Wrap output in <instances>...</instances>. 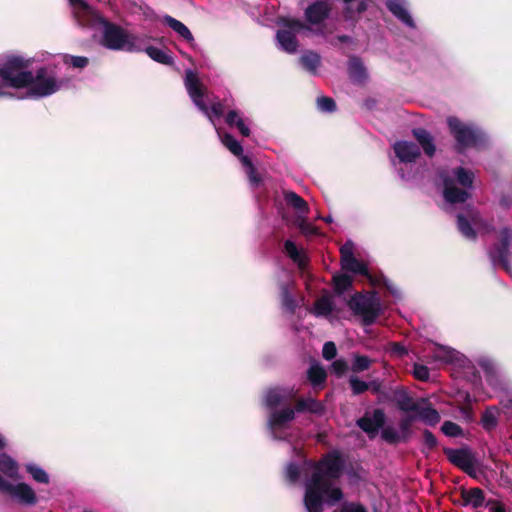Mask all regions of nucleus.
<instances>
[{"label":"nucleus","instance_id":"39","mask_svg":"<svg viewBox=\"0 0 512 512\" xmlns=\"http://www.w3.org/2000/svg\"><path fill=\"white\" fill-rule=\"evenodd\" d=\"M241 163L246 170L249 182L252 186L258 187L262 183L261 176L256 172L251 160L247 156H241Z\"/></svg>","mask_w":512,"mask_h":512},{"label":"nucleus","instance_id":"14","mask_svg":"<svg viewBox=\"0 0 512 512\" xmlns=\"http://www.w3.org/2000/svg\"><path fill=\"white\" fill-rule=\"evenodd\" d=\"M277 286L282 309L289 314H294L300 301L294 293V281L287 271H280Z\"/></svg>","mask_w":512,"mask_h":512},{"label":"nucleus","instance_id":"30","mask_svg":"<svg viewBox=\"0 0 512 512\" xmlns=\"http://www.w3.org/2000/svg\"><path fill=\"white\" fill-rule=\"evenodd\" d=\"M413 134L419 144L422 146L424 152L430 157L433 156L436 148L431 134L422 128L414 129Z\"/></svg>","mask_w":512,"mask_h":512},{"label":"nucleus","instance_id":"13","mask_svg":"<svg viewBox=\"0 0 512 512\" xmlns=\"http://www.w3.org/2000/svg\"><path fill=\"white\" fill-rule=\"evenodd\" d=\"M499 242L494 244L488 251L489 258L493 265L501 266L506 271L511 273L510 262V244L512 241V230L505 226L500 229L498 234Z\"/></svg>","mask_w":512,"mask_h":512},{"label":"nucleus","instance_id":"15","mask_svg":"<svg viewBox=\"0 0 512 512\" xmlns=\"http://www.w3.org/2000/svg\"><path fill=\"white\" fill-rule=\"evenodd\" d=\"M425 357L431 362L441 364L462 365L466 361V358L455 349L439 344H433L428 348Z\"/></svg>","mask_w":512,"mask_h":512},{"label":"nucleus","instance_id":"37","mask_svg":"<svg viewBox=\"0 0 512 512\" xmlns=\"http://www.w3.org/2000/svg\"><path fill=\"white\" fill-rule=\"evenodd\" d=\"M164 21L171 29H173L176 33H178L185 40H187V41L193 40L192 33L182 22L178 21L177 19H175L171 16H165Z\"/></svg>","mask_w":512,"mask_h":512},{"label":"nucleus","instance_id":"51","mask_svg":"<svg viewBox=\"0 0 512 512\" xmlns=\"http://www.w3.org/2000/svg\"><path fill=\"white\" fill-rule=\"evenodd\" d=\"M414 420H416L415 416H407V417L401 419V421L399 423V427H400V434L402 435L403 439H405L408 436V434L410 432L411 424Z\"/></svg>","mask_w":512,"mask_h":512},{"label":"nucleus","instance_id":"1","mask_svg":"<svg viewBox=\"0 0 512 512\" xmlns=\"http://www.w3.org/2000/svg\"><path fill=\"white\" fill-rule=\"evenodd\" d=\"M343 469L337 452H330L319 462L304 459L301 464L289 463L286 478L295 484L304 478V507L307 512H323L325 505L333 506L343 498L342 490L335 485Z\"/></svg>","mask_w":512,"mask_h":512},{"label":"nucleus","instance_id":"24","mask_svg":"<svg viewBox=\"0 0 512 512\" xmlns=\"http://www.w3.org/2000/svg\"><path fill=\"white\" fill-rule=\"evenodd\" d=\"M334 302L331 296L323 295L318 298L311 310V313L316 317H324L333 323L337 318L333 315Z\"/></svg>","mask_w":512,"mask_h":512},{"label":"nucleus","instance_id":"35","mask_svg":"<svg viewBox=\"0 0 512 512\" xmlns=\"http://www.w3.org/2000/svg\"><path fill=\"white\" fill-rule=\"evenodd\" d=\"M284 249L286 254L299 266V268H305L306 257L304 253L296 247L294 242L287 240L284 244Z\"/></svg>","mask_w":512,"mask_h":512},{"label":"nucleus","instance_id":"55","mask_svg":"<svg viewBox=\"0 0 512 512\" xmlns=\"http://www.w3.org/2000/svg\"><path fill=\"white\" fill-rule=\"evenodd\" d=\"M487 505L490 508V512H506L504 506L497 502L489 501Z\"/></svg>","mask_w":512,"mask_h":512},{"label":"nucleus","instance_id":"34","mask_svg":"<svg viewBox=\"0 0 512 512\" xmlns=\"http://www.w3.org/2000/svg\"><path fill=\"white\" fill-rule=\"evenodd\" d=\"M308 380L315 388L320 387L326 380V371L319 363H312L307 372Z\"/></svg>","mask_w":512,"mask_h":512},{"label":"nucleus","instance_id":"25","mask_svg":"<svg viewBox=\"0 0 512 512\" xmlns=\"http://www.w3.org/2000/svg\"><path fill=\"white\" fill-rule=\"evenodd\" d=\"M344 15L347 20H356L367 10L371 0H343Z\"/></svg>","mask_w":512,"mask_h":512},{"label":"nucleus","instance_id":"8","mask_svg":"<svg viewBox=\"0 0 512 512\" xmlns=\"http://www.w3.org/2000/svg\"><path fill=\"white\" fill-rule=\"evenodd\" d=\"M29 78L25 89L26 97L31 99L52 96L69 84L68 79L58 76L52 65H45L30 71Z\"/></svg>","mask_w":512,"mask_h":512},{"label":"nucleus","instance_id":"18","mask_svg":"<svg viewBox=\"0 0 512 512\" xmlns=\"http://www.w3.org/2000/svg\"><path fill=\"white\" fill-rule=\"evenodd\" d=\"M387 9L408 29H416V22L411 15L407 0H386Z\"/></svg>","mask_w":512,"mask_h":512},{"label":"nucleus","instance_id":"40","mask_svg":"<svg viewBox=\"0 0 512 512\" xmlns=\"http://www.w3.org/2000/svg\"><path fill=\"white\" fill-rule=\"evenodd\" d=\"M146 53L151 59L158 63L169 65L173 62L172 57L161 48L149 46V48H146Z\"/></svg>","mask_w":512,"mask_h":512},{"label":"nucleus","instance_id":"4","mask_svg":"<svg viewBox=\"0 0 512 512\" xmlns=\"http://www.w3.org/2000/svg\"><path fill=\"white\" fill-rule=\"evenodd\" d=\"M296 412H310L316 415H322L325 412L324 405L312 397L299 399L295 408L285 407L275 410L269 414L267 420L268 430L276 440H288L290 437V423L295 417Z\"/></svg>","mask_w":512,"mask_h":512},{"label":"nucleus","instance_id":"61","mask_svg":"<svg viewBox=\"0 0 512 512\" xmlns=\"http://www.w3.org/2000/svg\"><path fill=\"white\" fill-rule=\"evenodd\" d=\"M324 221L327 222V223H331L332 222V217L331 216H327L324 218Z\"/></svg>","mask_w":512,"mask_h":512},{"label":"nucleus","instance_id":"36","mask_svg":"<svg viewBox=\"0 0 512 512\" xmlns=\"http://www.w3.org/2000/svg\"><path fill=\"white\" fill-rule=\"evenodd\" d=\"M462 496L465 505H471L474 508H478L484 504L485 497L480 488H472L465 491Z\"/></svg>","mask_w":512,"mask_h":512},{"label":"nucleus","instance_id":"6","mask_svg":"<svg viewBox=\"0 0 512 512\" xmlns=\"http://www.w3.org/2000/svg\"><path fill=\"white\" fill-rule=\"evenodd\" d=\"M330 13L331 6L328 2L315 1L305 9V22L296 19L293 27L302 32L304 37H322L328 40L334 31V24L329 19Z\"/></svg>","mask_w":512,"mask_h":512},{"label":"nucleus","instance_id":"60","mask_svg":"<svg viewBox=\"0 0 512 512\" xmlns=\"http://www.w3.org/2000/svg\"><path fill=\"white\" fill-rule=\"evenodd\" d=\"M339 42H348L350 41V37L346 35L338 36L336 38Z\"/></svg>","mask_w":512,"mask_h":512},{"label":"nucleus","instance_id":"52","mask_svg":"<svg viewBox=\"0 0 512 512\" xmlns=\"http://www.w3.org/2000/svg\"><path fill=\"white\" fill-rule=\"evenodd\" d=\"M337 354L334 342H326L323 346L322 355L326 360H332Z\"/></svg>","mask_w":512,"mask_h":512},{"label":"nucleus","instance_id":"41","mask_svg":"<svg viewBox=\"0 0 512 512\" xmlns=\"http://www.w3.org/2000/svg\"><path fill=\"white\" fill-rule=\"evenodd\" d=\"M498 422V410L496 408H488L483 413L481 418V424L487 431L494 429Z\"/></svg>","mask_w":512,"mask_h":512},{"label":"nucleus","instance_id":"32","mask_svg":"<svg viewBox=\"0 0 512 512\" xmlns=\"http://www.w3.org/2000/svg\"><path fill=\"white\" fill-rule=\"evenodd\" d=\"M217 134L222 142V144L235 156L239 157L241 160V156L243 155L242 145L230 134L221 133L218 128H216Z\"/></svg>","mask_w":512,"mask_h":512},{"label":"nucleus","instance_id":"23","mask_svg":"<svg viewBox=\"0 0 512 512\" xmlns=\"http://www.w3.org/2000/svg\"><path fill=\"white\" fill-rule=\"evenodd\" d=\"M386 416L383 410L375 409L371 414H365L357 420V425L366 433L375 435L383 427Z\"/></svg>","mask_w":512,"mask_h":512},{"label":"nucleus","instance_id":"28","mask_svg":"<svg viewBox=\"0 0 512 512\" xmlns=\"http://www.w3.org/2000/svg\"><path fill=\"white\" fill-rule=\"evenodd\" d=\"M150 37L145 34H129L127 33L126 46L124 47V51L127 52H141L145 51L146 48H149Z\"/></svg>","mask_w":512,"mask_h":512},{"label":"nucleus","instance_id":"20","mask_svg":"<svg viewBox=\"0 0 512 512\" xmlns=\"http://www.w3.org/2000/svg\"><path fill=\"white\" fill-rule=\"evenodd\" d=\"M284 200L286 204L297 214V221L299 222L300 228L304 232L308 231V226L305 224V220L309 212L307 202L293 191H285Z\"/></svg>","mask_w":512,"mask_h":512},{"label":"nucleus","instance_id":"27","mask_svg":"<svg viewBox=\"0 0 512 512\" xmlns=\"http://www.w3.org/2000/svg\"><path fill=\"white\" fill-rule=\"evenodd\" d=\"M24 469L34 482L42 485L50 484V475L39 464L33 461L26 462Z\"/></svg>","mask_w":512,"mask_h":512},{"label":"nucleus","instance_id":"38","mask_svg":"<svg viewBox=\"0 0 512 512\" xmlns=\"http://www.w3.org/2000/svg\"><path fill=\"white\" fill-rule=\"evenodd\" d=\"M300 63L308 72L315 74L320 65V56L312 51L305 52L300 58Z\"/></svg>","mask_w":512,"mask_h":512},{"label":"nucleus","instance_id":"54","mask_svg":"<svg viewBox=\"0 0 512 512\" xmlns=\"http://www.w3.org/2000/svg\"><path fill=\"white\" fill-rule=\"evenodd\" d=\"M423 438H424V443L425 445L429 448V449H432L434 448L436 445H437V439L436 437L433 435L432 432H430L429 430H425L424 433H423Z\"/></svg>","mask_w":512,"mask_h":512},{"label":"nucleus","instance_id":"53","mask_svg":"<svg viewBox=\"0 0 512 512\" xmlns=\"http://www.w3.org/2000/svg\"><path fill=\"white\" fill-rule=\"evenodd\" d=\"M331 368L336 375L340 376L348 370V363L344 359H337L332 363Z\"/></svg>","mask_w":512,"mask_h":512},{"label":"nucleus","instance_id":"21","mask_svg":"<svg viewBox=\"0 0 512 512\" xmlns=\"http://www.w3.org/2000/svg\"><path fill=\"white\" fill-rule=\"evenodd\" d=\"M296 391H294L292 388H284V387H275L268 389L263 397V403L266 407L273 409L275 411V407L286 403L288 401H291L295 398Z\"/></svg>","mask_w":512,"mask_h":512},{"label":"nucleus","instance_id":"12","mask_svg":"<svg viewBox=\"0 0 512 512\" xmlns=\"http://www.w3.org/2000/svg\"><path fill=\"white\" fill-rule=\"evenodd\" d=\"M354 315L362 319L364 325L373 324L382 313L380 298L375 293H356L347 302Z\"/></svg>","mask_w":512,"mask_h":512},{"label":"nucleus","instance_id":"56","mask_svg":"<svg viewBox=\"0 0 512 512\" xmlns=\"http://www.w3.org/2000/svg\"><path fill=\"white\" fill-rule=\"evenodd\" d=\"M385 285H386L387 289L391 292L392 295H394L395 297L400 296V290L394 284H392L389 281H386Z\"/></svg>","mask_w":512,"mask_h":512},{"label":"nucleus","instance_id":"7","mask_svg":"<svg viewBox=\"0 0 512 512\" xmlns=\"http://www.w3.org/2000/svg\"><path fill=\"white\" fill-rule=\"evenodd\" d=\"M29 60L17 56H0V98L12 97L10 89H25L30 79Z\"/></svg>","mask_w":512,"mask_h":512},{"label":"nucleus","instance_id":"49","mask_svg":"<svg viewBox=\"0 0 512 512\" xmlns=\"http://www.w3.org/2000/svg\"><path fill=\"white\" fill-rule=\"evenodd\" d=\"M334 512H367L366 508L357 502H343Z\"/></svg>","mask_w":512,"mask_h":512},{"label":"nucleus","instance_id":"58","mask_svg":"<svg viewBox=\"0 0 512 512\" xmlns=\"http://www.w3.org/2000/svg\"><path fill=\"white\" fill-rule=\"evenodd\" d=\"M397 171H398V174L399 176L401 177V179L403 180H406V181H410V180H413L415 178V175L414 174H411V173H404V171L402 170V168H397Z\"/></svg>","mask_w":512,"mask_h":512},{"label":"nucleus","instance_id":"42","mask_svg":"<svg viewBox=\"0 0 512 512\" xmlns=\"http://www.w3.org/2000/svg\"><path fill=\"white\" fill-rule=\"evenodd\" d=\"M334 288L338 294L348 290L353 283V278L347 274H338L333 277Z\"/></svg>","mask_w":512,"mask_h":512},{"label":"nucleus","instance_id":"59","mask_svg":"<svg viewBox=\"0 0 512 512\" xmlns=\"http://www.w3.org/2000/svg\"><path fill=\"white\" fill-rule=\"evenodd\" d=\"M371 387L372 391L375 392V393H378L381 389V385L380 383L376 382V381H373L371 383H369V388Z\"/></svg>","mask_w":512,"mask_h":512},{"label":"nucleus","instance_id":"43","mask_svg":"<svg viewBox=\"0 0 512 512\" xmlns=\"http://www.w3.org/2000/svg\"><path fill=\"white\" fill-rule=\"evenodd\" d=\"M371 363H372V360L369 357L364 356V355L355 354L353 356V362L351 365V369L353 372L359 373V372L369 369Z\"/></svg>","mask_w":512,"mask_h":512},{"label":"nucleus","instance_id":"22","mask_svg":"<svg viewBox=\"0 0 512 512\" xmlns=\"http://www.w3.org/2000/svg\"><path fill=\"white\" fill-rule=\"evenodd\" d=\"M393 150L400 163L411 164L420 156L419 146L410 141H397Z\"/></svg>","mask_w":512,"mask_h":512},{"label":"nucleus","instance_id":"47","mask_svg":"<svg viewBox=\"0 0 512 512\" xmlns=\"http://www.w3.org/2000/svg\"><path fill=\"white\" fill-rule=\"evenodd\" d=\"M382 438L389 443H397L403 440L402 435L393 427H385L382 430Z\"/></svg>","mask_w":512,"mask_h":512},{"label":"nucleus","instance_id":"31","mask_svg":"<svg viewBox=\"0 0 512 512\" xmlns=\"http://www.w3.org/2000/svg\"><path fill=\"white\" fill-rule=\"evenodd\" d=\"M348 72L350 78L357 83H361L367 78L366 69L362 61L356 57L349 60Z\"/></svg>","mask_w":512,"mask_h":512},{"label":"nucleus","instance_id":"44","mask_svg":"<svg viewBox=\"0 0 512 512\" xmlns=\"http://www.w3.org/2000/svg\"><path fill=\"white\" fill-rule=\"evenodd\" d=\"M60 57L63 63L72 65L74 68H84L88 64V59L83 56L63 54Z\"/></svg>","mask_w":512,"mask_h":512},{"label":"nucleus","instance_id":"16","mask_svg":"<svg viewBox=\"0 0 512 512\" xmlns=\"http://www.w3.org/2000/svg\"><path fill=\"white\" fill-rule=\"evenodd\" d=\"M294 21H296V19H287L284 22L283 27L280 30H278L276 34L277 43L280 49L289 54H293L297 51L298 42L296 40V35L303 36L302 32L294 29Z\"/></svg>","mask_w":512,"mask_h":512},{"label":"nucleus","instance_id":"17","mask_svg":"<svg viewBox=\"0 0 512 512\" xmlns=\"http://www.w3.org/2000/svg\"><path fill=\"white\" fill-rule=\"evenodd\" d=\"M342 269L354 274L368 275L367 266L354 256V244L347 241L340 248Z\"/></svg>","mask_w":512,"mask_h":512},{"label":"nucleus","instance_id":"29","mask_svg":"<svg viewBox=\"0 0 512 512\" xmlns=\"http://www.w3.org/2000/svg\"><path fill=\"white\" fill-rule=\"evenodd\" d=\"M416 412V419L421 420L423 423L429 426H435L440 422V414L439 412L432 408L431 406H420L418 405V410Z\"/></svg>","mask_w":512,"mask_h":512},{"label":"nucleus","instance_id":"11","mask_svg":"<svg viewBox=\"0 0 512 512\" xmlns=\"http://www.w3.org/2000/svg\"><path fill=\"white\" fill-rule=\"evenodd\" d=\"M457 226L460 233L469 240H475L478 234L485 236L494 231L493 225L469 204L457 214Z\"/></svg>","mask_w":512,"mask_h":512},{"label":"nucleus","instance_id":"26","mask_svg":"<svg viewBox=\"0 0 512 512\" xmlns=\"http://www.w3.org/2000/svg\"><path fill=\"white\" fill-rule=\"evenodd\" d=\"M394 399L399 409L404 412H415L420 404L414 401L407 390L403 388H398L394 391Z\"/></svg>","mask_w":512,"mask_h":512},{"label":"nucleus","instance_id":"10","mask_svg":"<svg viewBox=\"0 0 512 512\" xmlns=\"http://www.w3.org/2000/svg\"><path fill=\"white\" fill-rule=\"evenodd\" d=\"M447 125L456 141V149L460 153L469 148H479L486 140L485 134L477 126L463 122L457 117H448Z\"/></svg>","mask_w":512,"mask_h":512},{"label":"nucleus","instance_id":"5","mask_svg":"<svg viewBox=\"0 0 512 512\" xmlns=\"http://www.w3.org/2000/svg\"><path fill=\"white\" fill-rule=\"evenodd\" d=\"M473 181L474 173L463 167L441 171L438 185L442 188L446 205L452 206L466 202L471 196Z\"/></svg>","mask_w":512,"mask_h":512},{"label":"nucleus","instance_id":"46","mask_svg":"<svg viewBox=\"0 0 512 512\" xmlns=\"http://www.w3.org/2000/svg\"><path fill=\"white\" fill-rule=\"evenodd\" d=\"M317 108L321 112L330 113L336 110V103L330 97H319L317 98Z\"/></svg>","mask_w":512,"mask_h":512},{"label":"nucleus","instance_id":"57","mask_svg":"<svg viewBox=\"0 0 512 512\" xmlns=\"http://www.w3.org/2000/svg\"><path fill=\"white\" fill-rule=\"evenodd\" d=\"M392 351L399 356L406 354V349L398 343L393 344Z\"/></svg>","mask_w":512,"mask_h":512},{"label":"nucleus","instance_id":"62","mask_svg":"<svg viewBox=\"0 0 512 512\" xmlns=\"http://www.w3.org/2000/svg\"><path fill=\"white\" fill-rule=\"evenodd\" d=\"M501 204H502L503 206H508V203H507L505 200H503V201L501 202Z\"/></svg>","mask_w":512,"mask_h":512},{"label":"nucleus","instance_id":"19","mask_svg":"<svg viewBox=\"0 0 512 512\" xmlns=\"http://www.w3.org/2000/svg\"><path fill=\"white\" fill-rule=\"evenodd\" d=\"M449 461L465 472L472 474L476 469V459L468 449H445Z\"/></svg>","mask_w":512,"mask_h":512},{"label":"nucleus","instance_id":"2","mask_svg":"<svg viewBox=\"0 0 512 512\" xmlns=\"http://www.w3.org/2000/svg\"><path fill=\"white\" fill-rule=\"evenodd\" d=\"M7 447L8 441L0 433V451ZM19 472L20 465L13 457L7 453H0V493L17 505L23 507L36 506L40 497L31 484L18 480Z\"/></svg>","mask_w":512,"mask_h":512},{"label":"nucleus","instance_id":"9","mask_svg":"<svg viewBox=\"0 0 512 512\" xmlns=\"http://www.w3.org/2000/svg\"><path fill=\"white\" fill-rule=\"evenodd\" d=\"M185 87L194 105L210 120L213 126L217 128L215 119L220 118L224 114L223 104L219 101H208L202 84L196 74L191 70L186 71Z\"/></svg>","mask_w":512,"mask_h":512},{"label":"nucleus","instance_id":"50","mask_svg":"<svg viewBox=\"0 0 512 512\" xmlns=\"http://www.w3.org/2000/svg\"><path fill=\"white\" fill-rule=\"evenodd\" d=\"M413 375L420 381H428L430 378V372L427 366L423 364H414Z\"/></svg>","mask_w":512,"mask_h":512},{"label":"nucleus","instance_id":"33","mask_svg":"<svg viewBox=\"0 0 512 512\" xmlns=\"http://www.w3.org/2000/svg\"><path fill=\"white\" fill-rule=\"evenodd\" d=\"M226 123L231 127H236L241 135L248 137L250 135V129L244 122L242 116L237 110H231L226 115Z\"/></svg>","mask_w":512,"mask_h":512},{"label":"nucleus","instance_id":"3","mask_svg":"<svg viewBox=\"0 0 512 512\" xmlns=\"http://www.w3.org/2000/svg\"><path fill=\"white\" fill-rule=\"evenodd\" d=\"M73 16L80 26L93 27L102 32V43L112 50H123L126 46L127 32L109 23L98 15L85 0H68Z\"/></svg>","mask_w":512,"mask_h":512},{"label":"nucleus","instance_id":"48","mask_svg":"<svg viewBox=\"0 0 512 512\" xmlns=\"http://www.w3.org/2000/svg\"><path fill=\"white\" fill-rule=\"evenodd\" d=\"M349 383L354 394H361L369 389V383L359 379L356 376H351Z\"/></svg>","mask_w":512,"mask_h":512},{"label":"nucleus","instance_id":"45","mask_svg":"<svg viewBox=\"0 0 512 512\" xmlns=\"http://www.w3.org/2000/svg\"><path fill=\"white\" fill-rule=\"evenodd\" d=\"M441 430L448 437H459L463 435L462 428L452 421H445L442 424Z\"/></svg>","mask_w":512,"mask_h":512}]
</instances>
